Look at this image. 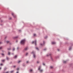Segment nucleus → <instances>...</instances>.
Returning a JSON list of instances; mask_svg holds the SVG:
<instances>
[{"mask_svg":"<svg viewBox=\"0 0 73 73\" xmlns=\"http://www.w3.org/2000/svg\"><path fill=\"white\" fill-rule=\"evenodd\" d=\"M72 49V47H70L69 48V50H70Z\"/></svg>","mask_w":73,"mask_h":73,"instance_id":"obj_12","label":"nucleus"},{"mask_svg":"<svg viewBox=\"0 0 73 73\" xmlns=\"http://www.w3.org/2000/svg\"><path fill=\"white\" fill-rule=\"evenodd\" d=\"M14 71V70H12V71H10V73H13V72Z\"/></svg>","mask_w":73,"mask_h":73,"instance_id":"obj_23","label":"nucleus"},{"mask_svg":"<svg viewBox=\"0 0 73 73\" xmlns=\"http://www.w3.org/2000/svg\"><path fill=\"white\" fill-rule=\"evenodd\" d=\"M44 44H45V41H43V44H40V45H41V46H44Z\"/></svg>","mask_w":73,"mask_h":73,"instance_id":"obj_5","label":"nucleus"},{"mask_svg":"<svg viewBox=\"0 0 73 73\" xmlns=\"http://www.w3.org/2000/svg\"><path fill=\"white\" fill-rule=\"evenodd\" d=\"M2 48H3V47H0V49H2Z\"/></svg>","mask_w":73,"mask_h":73,"instance_id":"obj_35","label":"nucleus"},{"mask_svg":"<svg viewBox=\"0 0 73 73\" xmlns=\"http://www.w3.org/2000/svg\"><path fill=\"white\" fill-rule=\"evenodd\" d=\"M29 49V48H28V47H26L24 48L23 51V52H24V51H27V50H28Z\"/></svg>","mask_w":73,"mask_h":73,"instance_id":"obj_3","label":"nucleus"},{"mask_svg":"<svg viewBox=\"0 0 73 73\" xmlns=\"http://www.w3.org/2000/svg\"><path fill=\"white\" fill-rule=\"evenodd\" d=\"M49 56H50L51 55V54H47L46 55V56H47V57H48V56H49Z\"/></svg>","mask_w":73,"mask_h":73,"instance_id":"obj_11","label":"nucleus"},{"mask_svg":"<svg viewBox=\"0 0 73 73\" xmlns=\"http://www.w3.org/2000/svg\"><path fill=\"white\" fill-rule=\"evenodd\" d=\"M1 55L3 56V57H4V54H1Z\"/></svg>","mask_w":73,"mask_h":73,"instance_id":"obj_16","label":"nucleus"},{"mask_svg":"<svg viewBox=\"0 0 73 73\" xmlns=\"http://www.w3.org/2000/svg\"><path fill=\"white\" fill-rule=\"evenodd\" d=\"M3 64H0V65L1 66H2V65H3Z\"/></svg>","mask_w":73,"mask_h":73,"instance_id":"obj_39","label":"nucleus"},{"mask_svg":"<svg viewBox=\"0 0 73 73\" xmlns=\"http://www.w3.org/2000/svg\"><path fill=\"white\" fill-rule=\"evenodd\" d=\"M47 50V48H44V49L43 50H44V51H46V50Z\"/></svg>","mask_w":73,"mask_h":73,"instance_id":"obj_13","label":"nucleus"},{"mask_svg":"<svg viewBox=\"0 0 73 73\" xmlns=\"http://www.w3.org/2000/svg\"><path fill=\"white\" fill-rule=\"evenodd\" d=\"M66 61H63V63H66Z\"/></svg>","mask_w":73,"mask_h":73,"instance_id":"obj_31","label":"nucleus"},{"mask_svg":"<svg viewBox=\"0 0 73 73\" xmlns=\"http://www.w3.org/2000/svg\"><path fill=\"white\" fill-rule=\"evenodd\" d=\"M40 61H37L36 62V63L37 64H39V63H40Z\"/></svg>","mask_w":73,"mask_h":73,"instance_id":"obj_17","label":"nucleus"},{"mask_svg":"<svg viewBox=\"0 0 73 73\" xmlns=\"http://www.w3.org/2000/svg\"><path fill=\"white\" fill-rule=\"evenodd\" d=\"M15 50V48H13V51H14Z\"/></svg>","mask_w":73,"mask_h":73,"instance_id":"obj_20","label":"nucleus"},{"mask_svg":"<svg viewBox=\"0 0 73 73\" xmlns=\"http://www.w3.org/2000/svg\"><path fill=\"white\" fill-rule=\"evenodd\" d=\"M31 53H33V58H35L36 55L35 54V52H32Z\"/></svg>","mask_w":73,"mask_h":73,"instance_id":"obj_2","label":"nucleus"},{"mask_svg":"<svg viewBox=\"0 0 73 73\" xmlns=\"http://www.w3.org/2000/svg\"><path fill=\"white\" fill-rule=\"evenodd\" d=\"M17 55H15L14 56V58H17Z\"/></svg>","mask_w":73,"mask_h":73,"instance_id":"obj_14","label":"nucleus"},{"mask_svg":"<svg viewBox=\"0 0 73 73\" xmlns=\"http://www.w3.org/2000/svg\"><path fill=\"white\" fill-rule=\"evenodd\" d=\"M20 62H21V61H19L18 62V63H19Z\"/></svg>","mask_w":73,"mask_h":73,"instance_id":"obj_34","label":"nucleus"},{"mask_svg":"<svg viewBox=\"0 0 73 73\" xmlns=\"http://www.w3.org/2000/svg\"><path fill=\"white\" fill-rule=\"evenodd\" d=\"M16 69H17V70H19V68H18Z\"/></svg>","mask_w":73,"mask_h":73,"instance_id":"obj_41","label":"nucleus"},{"mask_svg":"<svg viewBox=\"0 0 73 73\" xmlns=\"http://www.w3.org/2000/svg\"><path fill=\"white\" fill-rule=\"evenodd\" d=\"M58 51H59V49H58Z\"/></svg>","mask_w":73,"mask_h":73,"instance_id":"obj_50","label":"nucleus"},{"mask_svg":"<svg viewBox=\"0 0 73 73\" xmlns=\"http://www.w3.org/2000/svg\"><path fill=\"white\" fill-rule=\"evenodd\" d=\"M36 42H37V41H36V40H35V45H36Z\"/></svg>","mask_w":73,"mask_h":73,"instance_id":"obj_9","label":"nucleus"},{"mask_svg":"<svg viewBox=\"0 0 73 73\" xmlns=\"http://www.w3.org/2000/svg\"><path fill=\"white\" fill-rule=\"evenodd\" d=\"M26 63H27V64H28V63H29V61H27L26 62Z\"/></svg>","mask_w":73,"mask_h":73,"instance_id":"obj_33","label":"nucleus"},{"mask_svg":"<svg viewBox=\"0 0 73 73\" xmlns=\"http://www.w3.org/2000/svg\"><path fill=\"white\" fill-rule=\"evenodd\" d=\"M34 43V41H33L32 42V44H33Z\"/></svg>","mask_w":73,"mask_h":73,"instance_id":"obj_42","label":"nucleus"},{"mask_svg":"<svg viewBox=\"0 0 73 73\" xmlns=\"http://www.w3.org/2000/svg\"><path fill=\"white\" fill-rule=\"evenodd\" d=\"M28 53H27L26 54H25V55L26 56H27V55H28Z\"/></svg>","mask_w":73,"mask_h":73,"instance_id":"obj_30","label":"nucleus"},{"mask_svg":"<svg viewBox=\"0 0 73 73\" xmlns=\"http://www.w3.org/2000/svg\"><path fill=\"white\" fill-rule=\"evenodd\" d=\"M6 59L7 60H9V58L7 56H6Z\"/></svg>","mask_w":73,"mask_h":73,"instance_id":"obj_8","label":"nucleus"},{"mask_svg":"<svg viewBox=\"0 0 73 73\" xmlns=\"http://www.w3.org/2000/svg\"><path fill=\"white\" fill-rule=\"evenodd\" d=\"M41 66H39L38 68V70H40V69H41Z\"/></svg>","mask_w":73,"mask_h":73,"instance_id":"obj_6","label":"nucleus"},{"mask_svg":"<svg viewBox=\"0 0 73 73\" xmlns=\"http://www.w3.org/2000/svg\"><path fill=\"white\" fill-rule=\"evenodd\" d=\"M7 38V36H6L5 37V38Z\"/></svg>","mask_w":73,"mask_h":73,"instance_id":"obj_48","label":"nucleus"},{"mask_svg":"<svg viewBox=\"0 0 73 73\" xmlns=\"http://www.w3.org/2000/svg\"><path fill=\"white\" fill-rule=\"evenodd\" d=\"M1 68L0 67V69H1Z\"/></svg>","mask_w":73,"mask_h":73,"instance_id":"obj_51","label":"nucleus"},{"mask_svg":"<svg viewBox=\"0 0 73 73\" xmlns=\"http://www.w3.org/2000/svg\"><path fill=\"white\" fill-rule=\"evenodd\" d=\"M17 38H18V36H15L14 37V39Z\"/></svg>","mask_w":73,"mask_h":73,"instance_id":"obj_15","label":"nucleus"},{"mask_svg":"<svg viewBox=\"0 0 73 73\" xmlns=\"http://www.w3.org/2000/svg\"><path fill=\"white\" fill-rule=\"evenodd\" d=\"M10 52H8V55H9H9H10Z\"/></svg>","mask_w":73,"mask_h":73,"instance_id":"obj_18","label":"nucleus"},{"mask_svg":"<svg viewBox=\"0 0 73 73\" xmlns=\"http://www.w3.org/2000/svg\"><path fill=\"white\" fill-rule=\"evenodd\" d=\"M50 58H51V60L52 61H53V58H52V57H50Z\"/></svg>","mask_w":73,"mask_h":73,"instance_id":"obj_29","label":"nucleus"},{"mask_svg":"<svg viewBox=\"0 0 73 73\" xmlns=\"http://www.w3.org/2000/svg\"><path fill=\"white\" fill-rule=\"evenodd\" d=\"M42 71H43V70L42 69L40 70V72H42Z\"/></svg>","mask_w":73,"mask_h":73,"instance_id":"obj_19","label":"nucleus"},{"mask_svg":"<svg viewBox=\"0 0 73 73\" xmlns=\"http://www.w3.org/2000/svg\"><path fill=\"white\" fill-rule=\"evenodd\" d=\"M53 68V67L52 66H50V69H52Z\"/></svg>","mask_w":73,"mask_h":73,"instance_id":"obj_27","label":"nucleus"},{"mask_svg":"<svg viewBox=\"0 0 73 73\" xmlns=\"http://www.w3.org/2000/svg\"><path fill=\"white\" fill-rule=\"evenodd\" d=\"M11 49L10 48H7V50H11Z\"/></svg>","mask_w":73,"mask_h":73,"instance_id":"obj_26","label":"nucleus"},{"mask_svg":"<svg viewBox=\"0 0 73 73\" xmlns=\"http://www.w3.org/2000/svg\"><path fill=\"white\" fill-rule=\"evenodd\" d=\"M63 72H64V71H63Z\"/></svg>","mask_w":73,"mask_h":73,"instance_id":"obj_52","label":"nucleus"},{"mask_svg":"<svg viewBox=\"0 0 73 73\" xmlns=\"http://www.w3.org/2000/svg\"><path fill=\"white\" fill-rule=\"evenodd\" d=\"M16 73H19V71H17Z\"/></svg>","mask_w":73,"mask_h":73,"instance_id":"obj_46","label":"nucleus"},{"mask_svg":"<svg viewBox=\"0 0 73 73\" xmlns=\"http://www.w3.org/2000/svg\"><path fill=\"white\" fill-rule=\"evenodd\" d=\"M30 71H29V72H32V69H30V70H29Z\"/></svg>","mask_w":73,"mask_h":73,"instance_id":"obj_10","label":"nucleus"},{"mask_svg":"<svg viewBox=\"0 0 73 73\" xmlns=\"http://www.w3.org/2000/svg\"><path fill=\"white\" fill-rule=\"evenodd\" d=\"M13 68H15L16 67V66H13Z\"/></svg>","mask_w":73,"mask_h":73,"instance_id":"obj_38","label":"nucleus"},{"mask_svg":"<svg viewBox=\"0 0 73 73\" xmlns=\"http://www.w3.org/2000/svg\"><path fill=\"white\" fill-rule=\"evenodd\" d=\"M33 36H36V34H33Z\"/></svg>","mask_w":73,"mask_h":73,"instance_id":"obj_40","label":"nucleus"},{"mask_svg":"<svg viewBox=\"0 0 73 73\" xmlns=\"http://www.w3.org/2000/svg\"><path fill=\"white\" fill-rule=\"evenodd\" d=\"M52 44L54 45V44H56V42H52Z\"/></svg>","mask_w":73,"mask_h":73,"instance_id":"obj_7","label":"nucleus"},{"mask_svg":"<svg viewBox=\"0 0 73 73\" xmlns=\"http://www.w3.org/2000/svg\"><path fill=\"white\" fill-rule=\"evenodd\" d=\"M47 38H48V36H46L44 37V38L45 39Z\"/></svg>","mask_w":73,"mask_h":73,"instance_id":"obj_21","label":"nucleus"},{"mask_svg":"<svg viewBox=\"0 0 73 73\" xmlns=\"http://www.w3.org/2000/svg\"><path fill=\"white\" fill-rule=\"evenodd\" d=\"M7 43H8V42H9V41H6Z\"/></svg>","mask_w":73,"mask_h":73,"instance_id":"obj_36","label":"nucleus"},{"mask_svg":"<svg viewBox=\"0 0 73 73\" xmlns=\"http://www.w3.org/2000/svg\"><path fill=\"white\" fill-rule=\"evenodd\" d=\"M43 65H45V64H44V63H43Z\"/></svg>","mask_w":73,"mask_h":73,"instance_id":"obj_47","label":"nucleus"},{"mask_svg":"<svg viewBox=\"0 0 73 73\" xmlns=\"http://www.w3.org/2000/svg\"><path fill=\"white\" fill-rule=\"evenodd\" d=\"M25 39H23L20 42V43L21 45H24L25 44Z\"/></svg>","mask_w":73,"mask_h":73,"instance_id":"obj_1","label":"nucleus"},{"mask_svg":"<svg viewBox=\"0 0 73 73\" xmlns=\"http://www.w3.org/2000/svg\"><path fill=\"white\" fill-rule=\"evenodd\" d=\"M23 66H25V64H23Z\"/></svg>","mask_w":73,"mask_h":73,"instance_id":"obj_32","label":"nucleus"},{"mask_svg":"<svg viewBox=\"0 0 73 73\" xmlns=\"http://www.w3.org/2000/svg\"><path fill=\"white\" fill-rule=\"evenodd\" d=\"M2 62H4L5 61V60H2Z\"/></svg>","mask_w":73,"mask_h":73,"instance_id":"obj_25","label":"nucleus"},{"mask_svg":"<svg viewBox=\"0 0 73 73\" xmlns=\"http://www.w3.org/2000/svg\"><path fill=\"white\" fill-rule=\"evenodd\" d=\"M7 69V68L6 67H5L4 69L5 70H6V69Z\"/></svg>","mask_w":73,"mask_h":73,"instance_id":"obj_28","label":"nucleus"},{"mask_svg":"<svg viewBox=\"0 0 73 73\" xmlns=\"http://www.w3.org/2000/svg\"><path fill=\"white\" fill-rule=\"evenodd\" d=\"M19 32H21V30H19Z\"/></svg>","mask_w":73,"mask_h":73,"instance_id":"obj_44","label":"nucleus"},{"mask_svg":"<svg viewBox=\"0 0 73 73\" xmlns=\"http://www.w3.org/2000/svg\"><path fill=\"white\" fill-rule=\"evenodd\" d=\"M12 16H13L14 18H16V15L15 14V13H11Z\"/></svg>","mask_w":73,"mask_h":73,"instance_id":"obj_4","label":"nucleus"},{"mask_svg":"<svg viewBox=\"0 0 73 73\" xmlns=\"http://www.w3.org/2000/svg\"><path fill=\"white\" fill-rule=\"evenodd\" d=\"M11 19H12V18H10L9 19V20H11Z\"/></svg>","mask_w":73,"mask_h":73,"instance_id":"obj_43","label":"nucleus"},{"mask_svg":"<svg viewBox=\"0 0 73 73\" xmlns=\"http://www.w3.org/2000/svg\"><path fill=\"white\" fill-rule=\"evenodd\" d=\"M19 47H17V50H19Z\"/></svg>","mask_w":73,"mask_h":73,"instance_id":"obj_24","label":"nucleus"},{"mask_svg":"<svg viewBox=\"0 0 73 73\" xmlns=\"http://www.w3.org/2000/svg\"><path fill=\"white\" fill-rule=\"evenodd\" d=\"M36 49L37 50H38V48L36 47Z\"/></svg>","mask_w":73,"mask_h":73,"instance_id":"obj_22","label":"nucleus"},{"mask_svg":"<svg viewBox=\"0 0 73 73\" xmlns=\"http://www.w3.org/2000/svg\"><path fill=\"white\" fill-rule=\"evenodd\" d=\"M3 44V43L1 42L0 41V44Z\"/></svg>","mask_w":73,"mask_h":73,"instance_id":"obj_37","label":"nucleus"},{"mask_svg":"<svg viewBox=\"0 0 73 73\" xmlns=\"http://www.w3.org/2000/svg\"><path fill=\"white\" fill-rule=\"evenodd\" d=\"M12 54H13V55L14 54L13 53H12Z\"/></svg>","mask_w":73,"mask_h":73,"instance_id":"obj_49","label":"nucleus"},{"mask_svg":"<svg viewBox=\"0 0 73 73\" xmlns=\"http://www.w3.org/2000/svg\"><path fill=\"white\" fill-rule=\"evenodd\" d=\"M16 42H18V40H16Z\"/></svg>","mask_w":73,"mask_h":73,"instance_id":"obj_45","label":"nucleus"}]
</instances>
